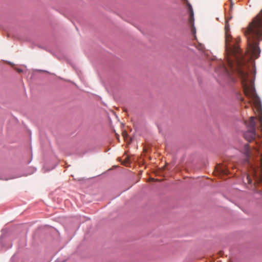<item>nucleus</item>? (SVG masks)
<instances>
[{
  "label": "nucleus",
  "instance_id": "1",
  "mask_svg": "<svg viewBox=\"0 0 262 262\" xmlns=\"http://www.w3.org/2000/svg\"><path fill=\"white\" fill-rule=\"evenodd\" d=\"M225 31V52L226 55V62L220 61L217 72L223 73L234 80L232 76H237L241 79L244 93L246 97L252 101L258 111H260V101L255 93L254 83L252 80L249 79L248 63L245 59L244 55L241 51L238 45L240 41L239 38H233L229 32V26L226 24Z\"/></svg>",
  "mask_w": 262,
  "mask_h": 262
},
{
  "label": "nucleus",
  "instance_id": "2",
  "mask_svg": "<svg viewBox=\"0 0 262 262\" xmlns=\"http://www.w3.org/2000/svg\"><path fill=\"white\" fill-rule=\"evenodd\" d=\"M244 33L249 53L253 58H257L260 54L259 42L262 40V9L249 23Z\"/></svg>",
  "mask_w": 262,
  "mask_h": 262
},
{
  "label": "nucleus",
  "instance_id": "3",
  "mask_svg": "<svg viewBox=\"0 0 262 262\" xmlns=\"http://www.w3.org/2000/svg\"><path fill=\"white\" fill-rule=\"evenodd\" d=\"M252 168V173L255 181L262 183V154L260 155V167L257 169Z\"/></svg>",
  "mask_w": 262,
  "mask_h": 262
},
{
  "label": "nucleus",
  "instance_id": "4",
  "mask_svg": "<svg viewBox=\"0 0 262 262\" xmlns=\"http://www.w3.org/2000/svg\"><path fill=\"white\" fill-rule=\"evenodd\" d=\"M244 136L245 139L249 142L254 140L256 138L255 130L248 129L244 134Z\"/></svg>",
  "mask_w": 262,
  "mask_h": 262
},
{
  "label": "nucleus",
  "instance_id": "5",
  "mask_svg": "<svg viewBox=\"0 0 262 262\" xmlns=\"http://www.w3.org/2000/svg\"><path fill=\"white\" fill-rule=\"evenodd\" d=\"M188 8L190 11L189 21H190V23L192 25L191 32L193 35H195L196 32H195V28L194 27V25H193L194 18H193V11H192V9L191 5L189 4H188Z\"/></svg>",
  "mask_w": 262,
  "mask_h": 262
},
{
  "label": "nucleus",
  "instance_id": "6",
  "mask_svg": "<svg viewBox=\"0 0 262 262\" xmlns=\"http://www.w3.org/2000/svg\"><path fill=\"white\" fill-rule=\"evenodd\" d=\"M215 169L216 172L220 174L227 175L229 173V171L227 168L225 166L221 165H217Z\"/></svg>",
  "mask_w": 262,
  "mask_h": 262
},
{
  "label": "nucleus",
  "instance_id": "7",
  "mask_svg": "<svg viewBox=\"0 0 262 262\" xmlns=\"http://www.w3.org/2000/svg\"><path fill=\"white\" fill-rule=\"evenodd\" d=\"M246 124L248 129L255 130V117H251L249 120L246 122Z\"/></svg>",
  "mask_w": 262,
  "mask_h": 262
},
{
  "label": "nucleus",
  "instance_id": "8",
  "mask_svg": "<svg viewBox=\"0 0 262 262\" xmlns=\"http://www.w3.org/2000/svg\"><path fill=\"white\" fill-rule=\"evenodd\" d=\"M244 154L248 160V158H250L252 155L251 152L250 150V146L248 144H246L244 146Z\"/></svg>",
  "mask_w": 262,
  "mask_h": 262
},
{
  "label": "nucleus",
  "instance_id": "9",
  "mask_svg": "<svg viewBox=\"0 0 262 262\" xmlns=\"http://www.w3.org/2000/svg\"><path fill=\"white\" fill-rule=\"evenodd\" d=\"M260 146L257 145L256 147H255L253 149V151L252 155L254 156H257L260 154Z\"/></svg>",
  "mask_w": 262,
  "mask_h": 262
},
{
  "label": "nucleus",
  "instance_id": "10",
  "mask_svg": "<svg viewBox=\"0 0 262 262\" xmlns=\"http://www.w3.org/2000/svg\"><path fill=\"white\" fill-rule=\"evenodd\" d=\"M247 179H248V183H252V180L251 179L249 178V176H247Z\"/></svg>",
  "mask_w": 262,
  "mask_h": 262
},
{
  "label": "nucleus",
  "instance_id": "11",
  "mask_svg": "<svg viewBox=\"0 0 262 262\" xmlns=\"http://www.w3.org/2000/svg\"><path fill=\"white\" fill-rule=\"evenodd\" d=\"M16 70L19 73H21L22 71H23V70L21 69H16Z\"/></svg>",
  "mask_w": 262,
  "mask_h": 262
},
{
  "label": "nucleus",
  "instance_id": "12",
  "mask_svg": "<svg viewBox=\"0 0 262 262\" xmlns=\"http://www.w3.org/2000/svg\"><path fill=\"white\" fill-rule=\"evenodd\" d=\"M122 135H123V136L124 138H125V137L127 136V133H126V132H123V133H122Z\"/></svg>",
  "mask_w": 262,
  "mask_h": 262
},
{
  "label": "nucleus",
  "instance_id": "13",
  "mask_svg": "<svg viewBox=\"0 0 262 262\" xmlns=\"http://www.w3.org/2000/svg\"><path fill=\"white\" fill-rule=\"evenodd\" d=\"M241 101H244V99L243 98H241Z\"/></svg>",
  "mask_w": 262,
  "mask_h": 262
}]
</instances>
